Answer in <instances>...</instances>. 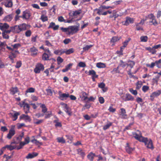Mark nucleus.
I'll use <instances>...</instances> for the list:
<instances>
[{"instance_id": "nucleus-3", "label": "nucleus", "mask_w": 161, "mask_h": 161, "mask_svg": "<svg viewBox=\"0 0 161 161\" xmlns=\"http://www.w3.org/2000/svg\"><path fill=\"white\" fill-rule=\"evenodd\" d=\"M30 142V138L27 136L24 139V142H21L19 143V146L17 147V150H19L22 148L25 145L28 144Z\"/></svg>"}, {"instance_id": "nucleus-14", "label": "nucleus", "mask_w": 161, "mask_h": 161, "mask_svg": "<svg viewBox=\"0 0 161 161\" xmlns=\"http://www.w3.org/2000/svg\"><path fill=\"white\" fill-rule=\"evenodd\" d=\"M122 99L125 101L131 100L133 101L134 99L133 97L130 94L127 93L125 96L122 97Z\"/></svg>"}, {"instance_id": "nucleus-35", "label": "nucleus", "mask_w": 161, "mask_h": 161, "mask_svg": "<svg viewBox=\"0 0 161 161\" xmlns=\"http://www.w3.org/2000/svg\"><path fill=\"white\" fill-rule=\"evenodd\" d=\"M121 38V37H119L117 36H115L113 37L111 40V42H115L119 41Z\"/></svg>"}, {"instance_id": "nucleus-5", "label": "nucleus", "mask_w": 161, "mask_h": 161, "mask_svg": "<svg viewBox=\"0 0 161 161\" xmlns=\"http://www.w3.org/2000/svg\"><path fill=\"white\" fill-rule=\"evenodd\" d=\"M15 126L11 125V128L9 130V132L7 136V138L8 139H10L15 134V131L14 129Z\"/></svg>"}, {"instance_id": "nucleus-54", "label": "nucleus", "mask_w": 161, "mask_h": 161, "mask_svg": "<svg viewBox=\"0 0 161 161\" xmlns=\"http://www.w3.org/2000/svg\"><path fill=\"white\" fill-rule=\"evenodd\" d=\"M120 63L119 65V66H121L123 68H124L127 65V64L124 62L123 61L121 60H120Z\"/></svg>"}, {"instance_id": "nucleus-26", "label": "nucleus", "mask_w": 161, "mask_h": 161, "mask_svg": "<svg viewBox=\"0 0 161 161\" xmlns=\"http://www.w3.org/2000/svg\"><path fill=\"white\" fill-rule=\"evenodd\" d=\"M4 5L6 7H11L13 5V3L11 0H7L4 3Z\"/></svg>"}, {"instance_id": "nucleus-61", "label": "nucleus", "mask_w": 161, "mask_h": 161, "mask_svg": "<svg viewBox=\"0 0 161 161\" xmlns=\"http://www.w3.org/2000/svg\"><path fill=\"white\" fill-rule=\"evenodd\" d=\"M22 65L21 62L20 61H18L17 62L16 65L15 66V67L17 68H20Z\"/></svg>"}, {"instance_id": "nucleus-57", "label": "nucleus", "mask_w": 161, "mask_h": 161, "mask_svg": "<svg viewBox=\"0 0 161 161\" xmlns=\"http://www.w3.org/2000/svg\"><path fill=\"white\" fill-rule=\"evenodd\" d=\"M149 89V87L147 86H142V90L144 92H146Z\"/></svg>"}, {"instance_id": "nucleus-39", "label": "nucleus", "mask_w": 161, "mask_h": 161, "mask_svg": "<svg viewBox=\"0 0 161 161\" xmlns=\"http://www.w3.org/2000/svg\"><path fill=\"white\" fill-rule=\"evenodd\" d=\"M57 140L58 142L59 143L64 144L66 142L65 140L63 137H58L57 138Z\"/></svg>"}, {"instance_id": "nucleus-32", "label": "nucleus", "mask_w": 161, "mask_h": 161, "mask_svg": "<svg viewBox=\"0 0 161 161\" xmlns=\"http://www.w3.org/2000/svg\"><path fill=\"white\" fill-rule=\"evenodd\" d=\"M73 65V64L70 63L68 64V65L65 66V68L63 69L62 70V71L63 72H65L67 71L71 68V67Z\"/></svg>"}, {"instance_id": "nucleus-36", "label": "nucleus", "mask_w": 161, "mask_h": 161, "mask_svg": "<svg viewBox=\"0 0 161 161\" xmlns=\"http://www.w3.org/2000/svg\"><path fill=\"white\" fill-rule=\"evenodd\" d=\"M77 153L80 155L82 157H84L85 155V152H84L81 149L79 148L77 150Z\"/></svg>"}, {"instance_id": "nucleus-40", "label": "nucleus", "mask_w": 161, "mask_h": 161, "mask_svg": "<svg viewBox=\"0 0 161 161\" xmlns=\"http://www.w3.org/2000/svg\"><path fill=\"white\" fill-rule=\"evenodd\" d=\"M49 56L46 53H44L42 55V59L43 60H47L49 59Z\"/></svg>"}, {"instance_id": "nucleus-51", "label": "nucleus", "mask_w": 161, "mask_h": 161, "mask_svg": "<svg viewBox=\"0 0 161 161\" xmlns=\"http://www.w3.org/2000/svg\"><path fill=\"white\" fill-rule=\"evenodd\" d=\"M156 65L158 68H160L161 67V59L155 61Z\"/></svg>"}, {"instance_id": "nucleus-59", "label": "nucleus", "mask_w": 161, "mask_h": 161, "mask_svg": "<svg viewBox=\"0 0 161 161\" xmlns=\"http://www.w3.org/2000/svg\"><path fill=\"white\" fill-rule=\"evenodd\" d=\"M93 46V45H86L85 47H83V49L85 51L88 50L90 48Z\"/></svg>"}, {"instance_id": "nucleus-31", "label": "nucleus", "mask_w": 161, "mask_h": 161, "mask_svg": "<svg viewBox=\"0 0 161 161\" xmlns=\"http://www.w3.org/2000/svg\"><path fill=\"white\" fill-rule=\"evenodd\" d=\"M96 66L99 68H105L106 67L105 64L101 62L97 63Z\"/></svg>"}, {"instance_id": "nucleus-53", "label": "nucleus", "mask_w": 161, "mask_h": 161, "mask_svg": "<svg viewBox=\"0 0 161 161\" xmlns=\"http://www.w3.org/2000/svg\"><path fill=\"white\" fill-rule=\"evenodd\" d=\"M129 90L130 92L133 95H136L137 94V92L136 90H134L131 88L129 89Z\"/></svg>"}, {"instance_id": "nucleus-42", "label": "nucleus", "mask_w": 161, "mask_h": 161, "mask_svg": "<svg viewBox=\"0 0 161 161\" xmlns=\"http://www.w3.org/2000/svg\"><path fill=\"white\" fill-rule=\"evenodd\" d=\"M146 49L148 50L150 52L152 53V54H154L156 52V51L154 49L153 47L152 48L150 47H148L146 48Z\"/></svg>"}, {"instance_id": "nucleus-12", "label": "nucleus", "mask_w": 161, "mask_h": 161, "mask_svg": "<svg viewBox=\"0 0 161 161\" xmlns=\"http://www.w3.org/2000/svg\"><path fill=\"white\" fill-rule=\"evenodd\" d=\"M148 17L149 19L151 20L149 22L152 23L154 25H157L158 24V22L155 19V17L153 14H150L148 15Z\"/></svg>"}, {"instance_id": "nucleus-13", "label": "nucleus", "mask_w": 161, "mask_h": 161, "mask_svg": "<svg viewBox=\"0 0 161 161\" xmlns=\"http://www.w3.org/2000/svg\"><path fill=\"white\" fill-rule=\"evenodd\" d=\"M130 40V38H129L128 40H125L124 42H123V46L120 47V51H118L117 52H120V54L121 55L123 54V50L127 46L128 42Z\"/></svg>"}, {"instance_id": "nucleus-22", "label": "nucleus", "mask_w": 161, "mask_h": 161, "mask_svg": "<svg viewBox=\"0 0 161 161\" xmlns=\"http://www.w3.org/2000/svg\"><path fill=\"white\" fill-rule=\"evenodd\" d=\"M5 46L4 43L0 42V54H2L5 52Z\"/></svg>"}, {"instance_id": "nucleus-58", "label": "nucleus", "mask_w": 161, "mask_h": 161, "mask_svg": "<svg viewBox=\"0 0 161 161\" xmlns=\"http://www.w3.org/2000/svg\"><path fill=\"white\" fill-rule=\"evenodd\" d=\"M135 62L132 61H130L128 62V65L131 68H132L134 65Z\"/></svg>"}, {"instance_id": "nucleus-11", "label": "nucleus", "mask_w": 161, "mask_h": 161, "mask_svg": "<svg viewBox=\"0 0 161 161\" xmlns=\"http://www.w3.org/2000/svg\"><path fill=\"white\" fill-rule=\"evenodd\" d=\"M161 94V90H158L152 93L150 95V99L152 101H153L154 98L157 97L159 96Z\"/></svg>"}, {"instance_id": "nucleus-16", "label": "nucleus", "mask_w": 161, "mask_h": 161, "mask_svg": "<svg viewBox=\"0 0 161 161\" xmlns=\"http://www.w3.org/2000/svg\"><path fill=\"white\" fill-rule=\"evenodd\" d=\"M125 19L126 20L124 25L126 26L130 24L133 23L134 21L133 18H131L129 17H126Z\"/></svg>"}, {"instance_id": "nucleus-21", "label": "nucleus", "mask_w": 161, "mask_h": 161, "mask_svg": "<svg viewBox=\"0 0 161 161\" xmlns=\"http://www.w3.org/2000/svg\"><path fill=\"white\" fill-rule=\"evenodd\" d=\"M10 93L14 95L18 92V89L17 87H12L9 90Z\"/></svg>"}, {"instance_id": "nucleus-25", "label": "nucleus", "mask_w": 161, "mask_h": 161, "mask_svg": "<svg viewBox=\"0 0 161 161\" xmlns=\"http://www.w3.org/2000/svg\"><path fill=\"white\" fill-rule=\"evenodd\" d=\"M96 156V155L95 153H93L92 152H90L87 155V158L91 161H93L94 159V157Z\"/></svg>"}, {"instance_id": "nucleus-52", "label": "nucleus", "mask_w": 161, "mask_h": 161, "mask_svg": "<svg viewBox=\"0 0 161 161\" xmlns=\"http://www.w3.org/2000/svg\"><path fill=\"white\" fill-rule=\"evenodd\" d=\"M126 152L130 153H131L133 150V149L130 148L129 146H127L125 147Z\"/></svg>"}, {"instance_id": "nucleus-43", "label": "nucleus", "mask_w": 161, "mask_h": 161, "mask_svg": "<svg viewBox=\"0 0 161 161\" xmlns=\"http://www.w3.org/2000/svg\"><path fill=\"white\" fill-rule=\"evenodd\" d=\"M35 91V88L32 87H31L27 89V90L25 91V94H26L27 93H33Z\"/></svg>"}, {"instance_id": "nucleus-8", "label": "nucleus", "mask_w": 161, "mask_h": 161, "mask_svg": "<svg viewBox=\"0 0 161 161\" xmlns=\"http://www.w3.org/2000/svg\"><path fill=\"white\" fill-rule=\"evenodd\" d=\"M19 105L21 107H23L24 111L26 114L28 113L29 112L30 107L29 105L24 102H22L20 103Z\"/></svg>"}, {"instance_id": "nucleus-44", "label": "nucleus", "mask_w": 161, "mask_h": 161, "mask_svg": "<svg viewBox=\"0 0 161 161\" xmlns=\"http://www.w3.org/2000/svg\"><path fill=\"white\" fill-rule=\"evenodd\" d=\"M136 88L137 89H139L142 85V83L141 81H138L136 84Z\"/></svg>"}, {"instance_id": "nucleus-4", "label": "nucleus", "mask_w": 161, "mask_h": 161, "mask_svg": "<svg viewBox=\"0 0 161 161\" xmlns=\"http://www.w3.org/2000/svg\"><path fill=\"white\" fill-rule=\"evenodd\" d=\"M79 25L78 26L72 25L69 26V35H73L76 33L79 30Z\"/></svg>"}, {"instance_id": "nucleus-7", "label": "nucleus", "mask_w": 161, "mask_h": 161, "mask_svg": "<svg viewBox=\"0 0 161 161\" xmlns=\"http://www.w3.org/2000/svg\"><path fill=\"white\" fill-rule=\"evenodd\" d=\"M44 69V66L41 63H38L36 65V67L34 69V71L36 73H39L41 71H42Z\"/></svg>"}, {"instance_id": "nucleus-28", "label": "nucleus", "mask_w": 161, "mask_h": 161, "mask_svg": "<svg viewBox=\"0 0 161 161\" xmlns=\"http://www.w3.org/2000/svg\"><path fill=\"white\" fill-rule=\"evenodd\" d=\"M16 147L15 146H13L11 145H6L4 147H2V149H5L7 148L8 150H12L15 148Z\"/></svg>"}, {"instance_id": "nucleus-1", "label": "nucleus", "mask_w": 161, "mask_h": 161, "mask_svg": "<svg viewBox=\"0 0 161 161\" xmlns=\"http://www.w3.org/2000/svg\"><path fill=\"white\" fill-rule=\"evenodd\" d=\"M142 142L145 143L147 147L149 149L153 150L154 148L152 141L151 139H148L147 138L145 137Z\"/></svg>"}, {"instance_id": "nucleus-64", "label": "nucleus", "mask_w": 161, "mask_h": 161, "mask_svg": "<svg viewBox=\"0 0 161 161\" xmlns=\"http://www.w3.org/2000/svg\"><path fill=\"white\" fill-rule=\"evenodd\" d=\"M71 40L69 38H67L65 39L63 41V42L64 44H67L69 43L70 42H71Z\"/></svg>"}, {"instance_id": "nucleus-10", "label": "nucleus", "mask_w": 161, "mask_h": 161, "mask_svg": "<svg viewBox=\"0 0 161 161\" xmlns=\"http://www.w3.org/2000/svg\"><path fill=\"white\" fill-rule=\"evenodd\" d=\"M9 28V25L7 24L0 23V29L3 32L5 31L6 32L8 33L7 31L10 30V28Z\"/></svg>"}, {"instance_id": "nucleus-34", "label": "nucleus", "mask_w": 161, "mask_h": 161, "mask_svg": "<svg viewBox=\"0 0 161 161\" xmlns=\"http://www.w3.org/2000/svg\"><path fill=\"white\" fill-rule=\"evenodd\" d=\"M40 19L43 22H46L48 20V17L47 15L44 14H42Z\"/></svg>"}, {"instance_id": "nucleus-60", "label": "nucleus", "mask_w": 161, "mask_h": 161, "mask_svg": "<svg viewBox=\"0 0 161 161\" xmlns=\"http://www.w3.org/2000/svg\"><path fill=\"white\" fill-rule=\"evenodd\" d=\"M31 142L32 143H35L36 144V145H38V144H42V143L38 141L37 140H36L35 139H33L31 141Z\"/></svg>"}, {"instance_id": "nucleus-17", "label": "nucleus", "mask_w": 161, "mask_h": 161, "mask_svg": "<svg viewBox=\"0 0 161 161\" xmlns=\"http://www.w3.org/2000/svg\"><path fill=\"white\" fill-rule=\"evenodd\" d=\"M22 140L21 138L18 136H15L14 137L13 140V142H11V144H18L20 143Z\"/></svg>"}, {"instance_id": "nucleus-63", "label": "nucleus", "mask_w": 161, "mask_h": 161, "mask_svg": "<svg viewBox=\"0 0 161 161\" xmlns=\"http://www.w3.org/2000/svg\"><path fill=\"white\" fill-rule=\"evenodd\" d=\"M78 66L80 67H85L86 66V64L84 62H80L79 63Z\"/></svg>"}, {"instance_id": "nucleus-45", "label": "nucleus", "mask_w": 161, "mask_h": 161, "mask_svg": "<svg viewBox=\"0 0 161 161\" xmlns=\"http://www.w3.org/2000/svg\"><path fill=\"white\" fill-rule=\"evenodd\" d=\"M140 39L141 42H146L147 41L148 37L147 36H142L140 37Z\"/></svg>"}, {"instance_id": "nucleus-56", "label": "nucleus", "mask_w": 161, "mask_h": 161, "mask_svg": "<svg viewBox=\"0 0 161 161\" xmlns=\"http://www.w3.org/2000/svg\"><path fill=\"white\" fill-rule=\"evenodd\" d=\"M17 55L14 53H12L9 56V58L10 59H12V58H14L16 57Z\"/></svg>"}, {"instance_id": "nucleus-49", "label": "nucleus", "mask_w": 161, "mask_h": 161, "mask_svg": "<svg viewBox=\"0 0 161 161\" xmlns=\"http://www.w3.org/2000/svg\"><path fill=\"white\" fill-rule=\"evenodd\" d=\"M81 12L82 11L81 10H76L74 12L73 15L74 16H77L79 15Z\"/></svg>"}, {"instance_id": "nucleus-23", "label": "nucleus", "mask_w": 161, "mask_h": 161, "mask_svg": "<svg viewBox=\"0 0 161 161\" xmlns=\"http://www.w3.org/2000/svg\"><path fill=\"white\" fill-rule=\"evenodd\" d=\"M31 54L33 56H36L37 54V50L35 47H33L30 48Z\"/></svg>"}, {"instance_id": "nucleus-27", "label": "nucleus", "mask_w": 161, "mask_h": 161, "mask_svg": "<svg viewBox=\"0 0 161 161\" xmlns=\"http://www.w3.org/2000/svg\"><path fill=\"white\" fill-rule=\"evenodd\" d=\"M20 31H25L27 29V25L23 23L19 25Z\"/></svg>"}, {"instance_id": "nucleus-50", "label": "nucleus", "mask_w": 161, "mask_h": 161, "mask_svg": "<svg viewBox=\"0 0 161 161\" xmlns=\"http://www.w3.org/2000/svg\"><path fill=\"white\" fill-rule=\"evenodd\" d=\"M60 29L63 32H67L68 34H69V26L68 28L61 27Z\"/></svg>"}, {"instance_id": "nucleus-2", "label": "nucleus", "mask_w": 161, "mask_h": 161, "mask_svg": "<svg viewBox=\"0 0 161 161\" xmlns=\"http://www.w3.org/2000/svg\"><path fill=\"white\" fill-rule=\"evenodd\" d=\"M133 134V137L140 142H142L145 138L142 136L141 132L139 130H137Z\"/></svg>"}, {"instance_id": "nucleus-33", "label": "nucleus", "mask_w": 161, "mask_h": 161, "mask_svg": "<svg viewBox=\"0 0 161 161\" xmlns=\"http://www.w3.org/2000/svg\"><path fill=\"white\" fill-rule=\"evenodd\" d=\"M39 104L40 105V107L42 108V112L44 113H45L47 111V108L45 105L41 103H39Z\"/></svg>"}, {"instance_id": "nucleus-62", "label": "nucleus", "mask_w": 161, "mask_h": 161, "mask_svg": "<svg viewBox=\"0 0 161 161\" xmlns=\"http://www.w3.org/2000/svg\"><path fill=\"white\" fill-rule=\"evenodd\" d=\"M31 34V30H28L25 32V36L27 37H30Z\"/></svg>"}, {"instance_id": "nucleus-9", "label": "nucleus", "mask_w": 161, "mask_h": 161, "mask_svg": "<svg viewBox=\"0 0 161 161\" xmlns=\"http://www.w3.org/2000/svg\"><path fill=\"white\" fill-rule=\"evenodd\" d=\"M59 97L58 98L61 100H66L69 97V94L67 93H62L61 91L58 92Z\"/></svg>"}, {"instance_id": "nucleus-29", "label": "nucleus", "mask_w": 161, "mask_h": 161, "mask_svg": "<svg viewBox=\"0 0 161 161\" xmlns=\"http://www.w3.org/2000/svg\"><path fill=\"white\" fill-rule=\"evenodd\" d=\"M13 19L12 15L10 14L7 15L3 19V20L6 22H10Z\"/></svg>"}, {"instance_id": "nucleus-15", "label": "nucleus", "mask_w": 161, "mask_h": 161, "mask_svg": "<svg viewBox=\"0 0 161 161\" xmlns=\"http://www.w3.org/2000/svg\"><path fill=\"white\" fill-rule=\"evenodd\" d=\"M87 95L85 92L82 91L80 93V97L82 101H86L88 98Z\"/></svg>"}, {"instance_id": "nucleus-20", "label": "nucleus", "mask_w": 161, "mask_h": 161, "mask_svg": "<svg viewBox=\"0 0 161 161\" xmlns=\"http://www.w3.org/2000/svg\"><path fill=\"white\" fill-rule=\"evenodd\" d=\"M19 119H23L25 121H31V119L29 116L27 115H25L24 114H22L19 117Z\"/></svg>"}, {"instance_id": "nucleus-30", "label": "nucleus", "mask_w": 161, "mask_h": 161, "mask_svg": "<svg viewBox=\"0 0 161 161\" xmlns=\"http://www.w3.org/2000/svg\"><path fill=\"white\" fill-rule=\"evenodd\" d=\"M54 53L55 54L60 55L64 53V50L60 49L56 50L54 51Z\"/></svg>"}, {"instance_id": "nucleus-55", "label": "nucleus", "mask_w": 161, "mask_h": 161, "mask_svg": "<svg viewBox=\"0 0 161 161\" xmlns=\"http://www.w3.org/2000/svg\"><path fill=\"white\" fill-rule=\"evenodd\" d=\"M58 64H60L61 63L63 62L64 59L60 57H58L57 59Z\"/></svg>"}, {"instance_id": "nucleus-48", "label": "nucleus", "mask_w": 161, "mask_h": 161, "mask_svg": "<svg viewBox=\"0 0 161 161\" xmlns=\"http://www.w3.org/2000/svg\"><path fill=\"white\" fill-rule=\"evenodd\" d=\"M54 122L55 123V125L56 127H61L62 126L61 123L59 122L58 119L54 120Z\"/></svg>"}, {"instance_id": "nucleus-38", "label": "nucleus", "mask_w": 161, "mask_h": 161, "mask_svg": "<svg viewBox=\"0 0 161 161\" xmlns=\"http://www.w3.org/2000/svg\"><path fill=\"white\" fill-rule=\"evenodd\" d=\"M74 52V49L73 48H71L69 49H64V53L66 54H69L73 53Z\"/></svg>"}, {"instance_id": "nucleus-19", "label": "nucleus", "mask_w": 161, "mask_h": 161, "mask_svg": "<svg viewBox=\"0 0 161 161\" xmlns=\"http://www.w3.org/2000/svg\"><path fill=\"white\" fill-rule=\"evenodd\" d=\"M31 16V14L29 11L25 10L23 12L22 17L26 19H29Z\"/></svg>"}, {"instance_id": "nucleus-18", "label": "nucleus", "mask_w": 161, "mask_h": 161, "mask_svg": "<svg viewBox=\"0 0 161 161\" xmlns=\"http://www.w3.org/2000/svg\"><path fill=\"white\" fill-rule=\"evenodd\" d=\"M120 115L121 118L123 119H126L127 118V115L126 114L125 110L124 108L120 109Z\"/></svg>"}, {"instance_id": "nucleus-47", "label": "nucleus", "mask_w": 161, "mask_h": 161, "mask_svg": "<svg viewBox=\"0 0 161 161\" xmlns=\"http://www.w3.org/2000/svg\"><path fill=\"white\" fill-rule=\"evenodd\" d=\"M20 114V113L19 112H15L14 113V114L12 115V116L13 118H14V119H13V121L16 120L18 116Z\"/></svg>"}, {"instance_id": "nucleus-24", "label": "nucleus", "mask_w": 161, "mask_h": 161, "mask_svg": "<svg viewBox=\"0 0 161 161\" xmlns=\"http://www.w3.org/2000/svg\"><path fill=\"white\" fill-rule=\"evenodd\" d=\"M38 154L36 153L33 152L32 153H29L26 157L27 159L32 158L38 155Z\"/></svg>"}, {"instance_id": "nucleus-37", "label": "nucleus", "mask_w": 161, "mask_h": 161, "mask_svg": "<svg viewBox=\"0 0 161 161\" xmlns=\"http://www.w3.org/2000/svg\"><path fill=\"white\" fill-rule=\"evenodd\" d=\"M112 123L110 122H108L107 124L103 126V130H106L108 129L112 125Z\"/></svg>"}, {"instance_id": "nucleus-41", "label": "nucleus", "mask_w": 161, "mask_h": 161, "mask_svg": "<svg viewBox=\"0 0 161 161\" xmlns=\"http://www.w3.org/2000/svg\"><path fill=\"white\" fill-rule=\"evenodd\" d=\"M21 46V45L19 43L11 45V47H13L14 50L15 49H17L19 48Z\"/></svg>"}, {"instance_id": "nucleus-6", "label": "nucleus", "mask_w": 161, "mask_h": 161, "mask_svg": "<svg viewBox=\"0 0 161 161\" xmlns=\"http://www.w3.org/2000/svg\"><path fill=\"white\" fill-rule=\"evenodd\" d=\"M19 25H16L14 27H11L10 28V30L8 31L7 32L8 33H10L12 32L13 33H17L21 32Z\"/></svg>"}, {"instance_id": "nucleus-46", "label": "nucleus", "mask_w": 161, "mask_h": 161, "mask_svg": "<svg viewBox=\"0 0 161 161\" xmlns=\"http://www.w3.org/2000/svg\"><path fill=\"white\" fill-rule=\"evenodd\" d=\"M156 65V62H152L151 64H146V66L148 67H149L151 68H153L154 66Z\"/></svg>"}]
</instances>
